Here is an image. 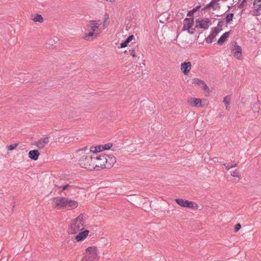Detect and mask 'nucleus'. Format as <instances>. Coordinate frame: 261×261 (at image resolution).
Segmentation results:
<instances>
[{
	"instance_id": "nucleus-1",
	"label": "nucleus",
	"mask_w": 261,
	"mask_h": 261,
	"mask_svg": "<svg viewBox=\"0 0 261 261\" xmlns=\"http://www.w3.org/2000/svg\"><path fill=\"white\" fill-rule=\"evenodd\" d=\"M136 37L134 35L132 34V57L134 62L138 59L139 60V65H136V70L137 68L139 70L141 67H143L145 64L144 63V57L141 51L139 50L138 46L137 40L139 39V36L138 34H136Z\"/></svg>"
},
{
	"instance_id": "nucleus-2",
	"label": "nucleus",
	"mask_w": 261,
	"mask_h": 261,
	"mask_svg": "<svg viewBox=\"0 0 261 261\" xmlns=\"http://www.w3.org/2000/svg\"><path fill=\"white\" fill-rule=\"evenodd\" d=\"M55 207L58 209H74L78 206L77 201L67 197H56L52 198Z\"/></svg>"
},
{
	"instance_id": "nucleus-3",
	"label": "nucleus",
	"mask_w": 261,
	"mask_h": 261,
	"mask_svg": "<svg viewBox=\"0 0 261 261\" xmlns=\"http://www.w3.org/2000/svg\"><path fill=\"white\" fill-rule=\"evenodd\" d=\"M95 156L93 157L91 155H83L80 159V164L82 168L92 170L95 169L96 165L95 162Z\"/></svg>"
},
{
	"instance_id": "nucleus-4",
	"label": "nucleus",
	"mask_w": 261,
	"mask_h": 261,
	"mask_svg": "<svg viewBox=\"0 0 261 261\" xmlns=\"http://www.w3.org/2000/svg\"><path fill=\"white\" fill-rule=\"evenodd\" d=\"M98 259L97 248L95 246H90L86 249L81 261H97Z\"/></svg>"
},
{
	"instance_id": "nucleus-5",
	"label": "nucleus",
	"mask_w": 261,
	"mask_h": 261,
	"mask_svg": "<svg viewBox=\"0 0 261 261\" xmlns=\"http://www.w3.org/2000/svg\"><path fill=\"white\" fill-rule=\"evenodd\" d=\"M107 155L106 154L100 153L99 155L95 157V162L96 165L95 169L99 170L101 169L106 168V162H107Z\"/></svg>"
},
{
	"instance_id": "nucleus-6",
	"label": "nucleus",
	"mask_w": 261,
	"mask_h": 261,
	"mask_svg": "<svg viewBox=\"0 0 261 261\" xmlns=\"http://www.w3.org/2000/svg\"><path fill=\"white\" fill-rule=\"evenodd\" d=\"M194 24V18H186L184 20V27L182 28L183 31H188V32L190 34H193L194 31H191L190 29L192 27Z\"/></svg>"
},
{
	"instance_id": "nucleus-7",
	"label": "nucleus",
	"mask_w": 261,
	"mask_h": 261,
	"mask_svg": "<svg viewBox=\"0 0 261 261\" xmlns=\"http://www.w3.org/2000/svg\"><path fill=\"white\" fill-rule=\"evenodd\" d=\"M211 21L208 18L196 20L195 28L207 30L209 27Z\"/></svg>"
},
{
	"instance_id": "nucleus-8",
	"label": "nucleus",
	"mask_w": 261,
	"mask_h": 261,
	"mask_svg": "<svg viewBox=\"0 0 261 261\" xmlns=\"http://www.w3.org/2000/svg\"><path fill=\"white\" fill-rule=\"evenodd\" d=\"M222 30V29H219L217 27L212 28L210 34L205 39V42L207 43H211L213 41L217 35Z\"/></svg>"
},
{
	"instance_id": "nucleus-9",
	"label": "nucleus",
	"mask_w": 261,
	"mask_h": 261,
	"mask_svg": "<svg viewBox=\"0 0 261 261\" xmlns=\"http://www.w3.org/2000/svg\"><path fill=\"white\" fill-rule=\"evenodd\" d=\"M81 226L82 225L81 224L77 223V222H75L73 221L69 229V233L75 234L80 230H82L84 228H81Z\"/></svg>"
},
{
	"instance_id": "nucleus-10",
	"label": "nucleus",
	"mask_w": 261,
	"mask_h": 261,
	"mask_svg": "<svg viewBox=\"0 0 261 261\" xmlns=\"http://www.w3.org/2000/svg\"><path fill=\"white\" fill-rule=\"evenodd\" d=\"M231 52L237 59L241 60L242 59V48L236 42L235 43L234 48L231 50Z\"/></svg>"
},
{
	"instance_id": "nucleus-11",
	"label": "nucleus",
	"mask_w": 261,
	"mask_h": 261,
	"mask_svg": "<svg viewBox=\"0 0 261 261\" xmlns=\"http://www.w3.org/2000/svg\"><path fill=\"white\" fill-rule=\"evenodd\" d=\"M176 202L181 207L192 208L193 207V203L187 200L177 198L175 200Z\"/></svg>"
},
{
	"instance_id": "nucleus-12",
	"label": "nucleus",
	"mask_w": 261,
	"mask_h": 261,
	"mask_svg": "<svg viewBox=\"0 0 261 261\" xmlns=\"http://www.w3.org/2000/svg\"><path fill=\"white\" fill-rule=\"evenodd\" d=\"M191 63L190 62H184L180 65V70L185 75H188L191 69Z\"/></svg>"
},
{
	"instance_id": "nucleus-13",
	"label": "nucleus",
	"mask_w": 261,
	"mask_h": 261,
	"mask_svg": "<svg viewBox=\"0 0 261 261\" xmlns=\"http://www.w3.org/2000/svg\"><path fill=\"white\" fill-rule=\"evenodd\" d=\"M106 155L107 162L106 168L109 169L113 166L116 160L115 157L113 155L106 154Z\"/></svg>"
},
{
	"instance_id": "nucleus-14",
	"label": "nucleus",
	"mask_w": 261,
	"mask_h": 261,
	"mask_svg": "<svg viewBox=\"0 0 261 261\" xmlns=\"http://www.w3.org/2000/svg\"><path fill=\"white\" fill-rule=\"evenodd\" d=\"M49 142L48 137L40 139L35 143V145L39 148H43Z\"/></svg>"
},
{
	"instance_id": "nucleus-15",
	"label": "nucleus",
	"mask_w": 261,
	"mask_h": 261,
	"mask_svg": "<svg viewBox=\"0 0 261 261\" xmlns=\"http://www.w3.org/2000/svg\"><path fill=\"white\" fill-rule=\"evenodd\" d=\"M254 8V13L256 16H258L261 14V0H254L253 2Z\"/></svg>"
},
{
	"instance_id": "nucleus-16",
	"label": "nucleus",
	"mask_w": 261,
	"mask_h": 261,
	"mask_svg": "<svg viewBox=\"0 0 261 261\" xmlns=\"http://www.w3.org/2000/svg\"><path fill=\"white\" fill-rule=\"evenodd\" d=\"M219 0H212L209 4L205 6L202 9L201 11L210 10L212 8L214 10H216L215 6L219 7V4L216 3V2Z\"/></svg>"
},
{
	"instance_id": "nucleus-17",
	"label": "nucleus",
	"mask_w": 261,
	"mask_h": 261,
	"mask_svg": "<svg viewBox=\"0 0 261 261\" xmlns=\"http://www.w3.org/2000/svg\"><path fill=\"white\" fill-rule=\"evenodd\" d=\"M89 232V231L88 230H85L83 231H81L75 236V239L77 242L82 241L87 237Z\"/></svg>"
},
{
	"instance_id": "nucleus-18",
	"label": "nucleus",
	"mask_w": 261,
	"mask_h": 261,
	"mask_svg": "<svg viewBox=\"0 0 261 261\" xmlns=\"http://www.w3.org/2000/svg\"><path fill=\"white\" fill-rule=\"evenodd\" d=\"M29 158L33 161H37L40 155L39 151L37 149H34L29 152Z\"/></svg>"
},
{
	"instance_id": "nucleus-19",
	"label": "nucleus",
	"mask_w": 261,
	"mask_h": 261,
	"mask_svg": "<svg viewBox=\"0 0 261 261\" xmlns=\"http://www.w3.org/2000/svg\"><path fill=\"white\" fill-rule=\"evenodd\" d=\"M134 63L133 65L132 66V72H137V73L136 74H140V73H142V69H141V68L142 67H141L139 69V70H138V68H137V69L136 70L135 69L136 68V65H139V60L138 59H137L135 62H134L133 60V57H132V64Z\"/></svg>"
},
{
	"instance_id": "nucleus-20",
	"label": "nucleus",
	"mask_w": 261,
	"mask_h": 261,
	"mask_svg": "<svg viewBox=\"0 0 261 261\" xmlns=\"http://www.w3.org/2000/svg\"><path fill=\"white\" fill-rule=\"evenodd\" d=\"M229 32H227L224 33L222 35H221L217 41L218 44L219 45H222V44H223L224 42L226 41V39L229 36Z\"/></svg>"
},
{
	"instance_id": "nucleus-21",
	"label": "nucleus",
	"mask_w": 261,
	"mask_h": 261,
	"mask_svg": "<svg viewBox=\"0 0 261 261\" xmlns=\"http://www.w3.org/2000/svg\"><path fill=\"white\" fill-rule=\"evenodd\" d=\"M251 109L254 113V117H257L258 115V113L259 112L260 108L258 106V102H256L254 103L253 106L251 107Z\"/></svg>"
},
{
	"instance_id": "nucleus-22",
	"label": "nucleus",
	"mask_w": 261,
	"mask_h": 261,
	"mask_svg": "<svg viewBox=\"0 0 261 261\" xmlns=\"http://www.w3.org/2000/svg\"><path fill=\"white\" fill-rule=\"evenodd\" d=\"M102 145H99L95 147L92 146L90 149V152H92L93 153L101 152V151H103V149H102Z\"/></svg>"
},
{
	"instance_id": "nucleus-23",
	"label": "nucleus",
	"mask_w": 261,
	"mask_h": 261,
	"mask_svg": "<svg viewBox=\"0 0 261 261\" xmlns=\"http://www.w3.org/2000/svg\"><path fill=\"white\" fill-rule=\"evenodd\" d=\"M230 99H231V98L229 95L226 96L223 99V102L224 103V104L225 105L226 109L227 110H229V105L230 102Z\"/></svg>"
},
{
	"instance_id": "nucleus-24",
	"label": "nucleus",
	"mask_w": 261,
	"mask_h": 261,
	"mask_svg": "<svg viewBox=\"0 0 261 261\" xmlns=\"http://www.w3.org/2000/svg\"><path fill=\"white\" fill-rule=\"evenodd\" d=\"M84 219H85L84 215L83 214H81L80 215V216L76 218L74 220V221L75 222H79V223L81 224L83 226V223H84Z\"/></svg>"
},
{
	"instance_id": "nucleus-25",
	"label": "nucleus",
	"mask_w": 261,
	"mask_h": 261,
	"mask_svg": "<svg viewBox=\"0 0 261 261\" xmlns=\"http://www.w3.org/2000/svg\"><path fill=\"white\" fill-rule=\"evenodd\" d=\"M191 101L194 104L196 107H200L201 105V100L199 98H191Z\"/></svg>"
},
{
	"instance_id": "nucleus-26",
	"label": "nucleus",
	"mask_w": 261,
	"mask_h": 261,
	"mask_svg": "<svg viewBox=\"0 0 261 261\" xmlns=\"http://www.w3.org/2000/svg\"><path fill=\"white\" fill-rule=\"evenodd\" d=\"M99 25V23L96 21H91L90 23V27H91V30H96L98 28V27Z\"/></svg>"
},
{
	"instance_id": "nucleus-27",
	"label": "nucleus",
	"mask_w": 261,
	"mask_h": 261,
	"mask_svg": "<svg viewBox=\"0 0 261 261\" xmlns=\"http://www.w3.org/2000/svg\"><path fill=\"white\" fill-rule=\"evenodd\" d=\"M74 186L73 185H70L68 184H66L65 185H62V186H58V185H55V188H57V189H62V191H64V190H67L68 188H72V187H73Z\"/></svg>"
},
{
	"instance_id": "nucleus-28",
	"label": "nucleus",
	"mask_w": 261,
	"mask_h": 261,
	"mask_svg": "<svg viewBox=\"0 0 261 261\" xmlns=\"http://www.w3.org/2000/svg\"><path fill=\"white\" fill-rule=\"evenodd\" d=\"M95 30H91V32H90L88 34H87L86 35H85V39L87 40H88L90 39V37H92L93 36H95V37H96L97 36V34L96 33H95Z\"/></svg>"
},
{
	"instance_id": "nucleus-29",
	"label": "nucleus",
	"mask_w": 261,
	"mask_h": 261,
	"mask_svg": "<svg viewBox=\"0 0 261 261\" xmlns=\"http://www.w3.org/2000/svg\"><path fill=\"white\" fill-rule=\"evenodd\" d=\"M130 41V35H129L127 38L126 39V40L120 43V48H124L127 46L128 43Z\"/></svg>"
},
{
	"instance_id": "nucleus-30",
	"label": "nucleus",
	"mask_w": 261,
	"mask_h": 261,
	"mask_svg": "<svg viewBox=\"0 0 261 261\" xmlns=\"http://www.w3.org/2000/svg\"><path fill=\"white\" fill-rule=\"evenodd\" d=\"M33 20L35 22H42L43 18L40 14H37L33 18Z\"/></svg>"
},
{
	"instance_id": "nucleus-31",
	"label": "nucleus",
	"mask_w": 261,
	"mask_h": 261,
	"mask_svg": "<svg viewBox=\"0 0 261 261\" xmlns=\"http://www.w3.org/2000/svg\"><path fill=\"white\" fill-rule=\"evenodd\" d=\"M233 15V13H228L226 15V16L225 17V21L226 24H228L232 20Z\"/></svg>"
},
{
	"instance_id": "nucleus-32",
	"label": "nucleus",
	"mask_w": 261,
	"mask_h": 261,
	"mask_svg": "<svg viewBox=\"0 0 261 261\" xmlns=\"http://www.w3.org/2000/svg\"><path fill=\"white\" fill-rule=\"evenodd\" d=\"M204 81L198 79V78H195L193 79V83L194 84H196L197 85L200 86L202 85V84H204Z\"/></svg>"
},
{
	"instance_id": "nucleus-33",
	"label": "nucleus",
	"mask_w": 261,
	"mask_h": 261,
	"mask_svg": "<svg viewBox=\"0 0 261 261\" xmlns=\"http://www.w3.org/2000/svg\"><path fill=\"white\" fill-rule=\"evenodd\" d=\"M102 149H103V150H105L110 149L113 146V144L111 143H109L105 145H102Z\"/></svg>"
},
{
	"instance_id": "nucleus-34",
	"label": "nucleus",
	"mask_w": 261,
	"mask_h": 261,
	"mask_svg": "<svg viewBox=\"0 0 261 261\" xmlns=\"http://www.w3.org/2000/svg\"><path fill=\"white\" fill-rule=\"evenodd\" d=\"M18 146V144H13L7 146V148L8 150H13L15 149Z\"/></svg>"
},
{
	"instance_id": "nucleus-35",
	"label": "nucleus",
	"mask_w": 261,
	"mask_h": 261,
	"mask_svg": "<svg viewBox=\"0 0 261 261\" xmlns=\"http://www.w3.org/2000/svg\"><path fill=\"white\" fill-rule=\"evenodd\" d=\"M231 175L233 177H239L240 174L239 171L238 170H235L234 171L231 172Z\"/></svg>"
},
{
	"instance_id": "nucleus-36",
	"label": "nucleus",
	"mask_w": 261,
	"mask_h": 261,
	"mask_svg": "<svg viewBox=\"0 0 261 261\" xmlns=\"http://www.w3.org/2000/svg\"><path fill=\"white\" fill-rule=\"evenodd\" d=\"M202 89L205 92L209 93V88L207 86V85L204 82V84H202Z\"/></svg>"
},
{
	"instance_id": "nucleus-37",
	"label": "nucleus",
	"mask_w": 261,
	"mask_h": 261,
	"mask_svg": "<svg viewBox=\"0 0 261 261\" xmlns=\"http://www.w3.org/2000/svg\"><path fill=\"white\" fill-rule=\"evenodd\" d=\"M224 19H223L222 20L219 21L217 24V28H219V29H222V28L223 27V26L224 25Z\"/></svg>"
},
{
	"instance_id": "nucleus-38",
	"label": "nucleus",
	"mask_w": 261,
	"mask_h": 261,
	"mask_svg": "<svg viewBox=\"0 0 261 261\" xmlns=\"http://www.w3.org/2000/svg\"><path fill=\"white\" fill-rule=\"evenodd\" d=\"M241 228V225L240 223H237L235 225L234 228V231L235 232H238Z\"/></svg>"
},
{
	"instance_id": "nucleus-39",
	"label": "nucleus",
	"mask_w": 261,
	"mask_h": 261,
	"mask_svg": "<svg viewBox=\"0 0 261 261\" xmlns=\"http://www.w3.org/2000/svg\"><path fill=\"white\" fill-rule=\"evenodd\" d=\"M246 2V0H243L239 5V8L241 9L243 8L245 6V3Z\"/></svg>"
},
{
	"instance_id": "nucleus-40",
	"label": "nucleus",
	"mask_w": 261,
	"mask_h": 261,
	"mask_svg": "<svg viewBox=\"0 0 261 261\" xmlns=\"http://www.w3.org/2000/svg\"><path fill=\"white\" fill-rule=\"evenodd\" d=\"M214 160H215V161H216V160H217V161L221 164H222L223 165H224V159H221L220 158L219 160V159L218 158H214Z\"/></svg>"
},
{
	"instance_id": "nucleus-41",
	"label": "nucleus",
	"mask_w": 261,
	"mask_h": 261,
	"mask_svg": "<svg viewBox=\"0 0 261 261\" xmlns=\"http://www.w3.org/2000/svg\"><path fill=\"white\" fill-rule=\"evenodd\" d=\"M200 7V5L197 6L191 10V12L194 13V12L198 10Z\"/></svg>"
},
{
	"instance_id": "nucleus-42",
	"label": "nucleus",
	"mask_w": 261,
	"mask_h": 261,
	"mask_svg": "<svg viewBox=\"0 0 261 261\" xmlns=\"http://www.w3.org/2000/svg\"><path fill=\"white\" fill-rule=\"evenodd\" d=\"M224 166L225 167L226 169L227 170L231 168V167H230L231 165L229 164H224Z\"/></svg>"
},
{
	"instance_id": "nucleus-43",
	"label": "nucleus",
	"mask_w": 261,
	"mask_h": 261,
	"mask_svg": "<svg viewBox=\"0 0 261 261\" xmlns=\"http://www.w3.org/2000/svg\"><path fill=\"white\" fill-rule=\"evenodd\" d=\"M241 102L245 105L246 102V98L245 97H242L241 99Z\"/></svg>"
},
{
	"instance_id": "nucleus-44",
	"label": "nucleus",
	"mask_w": 261,
	"mask_h": 261,
	"mask_svg": "<svg viewBox=\"0 0 261 261\" xmlns=\"http://www.w3.org/2000/svg\"><path fill=\"white\" fill-rule=\"evenodd\" d=\"M193 12H191V10L190 11H189L188 13H187V16H192V17H193Z\"/></svg>"
},
{
	"instance_id": "nucleus-45",
	"label": "nucleus",
	"mask_w": 261,
	"mask_h": 261,
	"mask_svg": "<svg viewBox=\"0 0 261 261\" xmlns=\"http://www.w3.org/2000/svg\"><path fill=\"white\" fill-rule=\"evenodd\" d=\"M88 149V147L86 146V147H84V148H83L82 149H80L79 150V151H85L86 150Z\"/></svg>"
},
{
	"instance_id": "nucleus-46",
	"label": "nucleus",
	"mask_w": 261,
	"mask_h": 261,
	"mask_svg": "<svg viewBox=\"0 0 261 261\" xmlns=\"http://www.w3.org/2000/svg\"><path fill=\"white\" fill-rule=\"evenodd\" d=\"M237 167V164H235L234 165H231V166H230V167H231V168H234V167Z\"/></svg>"
},
{
	"instance_id": "nucleus-47",
	"label": "nucleus",
	"mask_w": 261,
	"mask_h": 261,
	"mask_svg": "<svg viewBox=\"0 0 261 261\" xmlns=\"http://www.w3.org/2000/svg\"><path fill=\"white\" fill-rule=\"evenodd\" d=\"M63 191H62V190H61V191H59V192H58V194H59V195H62V193H63Z\"/></svg>"
},
{
	"instance_id": "nucleus-48",
	"label": "nucleus",
	"mask_w": 261,
	"mask_h": 261,
	"mask_svg": "<svg viewBox=\"0 0 261 261\" xmlns=\"http://www.w3.org/2000/svg\"><path fill=\"white\" fill-rule=\"evenodd\" d=\"M195 27L194 28H191V29H190L191 31H194V33L195 32Z\"/></svg>"
},
{
	"instance_id": "nucleus-49",
	"label": "nucleus",
	"mask_w": 261,
	"mask_h": 261,
	"mask_svg": "<svg viewBox=\"0 0 261 261\" xmlns=\"http://www.w3.org/2000/svg\"><path fill=\"white\" fill-rule=\"evenodd\" d=\"M136 21H137V19H135V20L134 21L135 24H137L139 22V21L136 22Z\"/></svg>"
},
{
	"instance_id": "nucleus-50",
	"label": "nucleus",
	"mask_w": 261,
	"mask_h": 261,
	"mask_svg": "<svg viewBox=\"0 0 261 261\" xmlns=\"http://www.w3.org/2000/svg\"><path fill=\"white\" fill-rule=\"evenodd\" d=\"M107 22V19H106V18H105V22Z\"/></svg>"
},
{
	"instance_id": "nucleus-51",
	"label": "nucleus",
	"mask_w": 261,
	"mask_h": 261,
	"mask_svg": "<svg viewBox=\"0 0 261 261\" xmlns=\"http://www.w3.org/2000/svg\"><path fill=\"white\" fill-rule=\"evenodd\" d=\"M131 23H132V24L133 23V19H132V21H131Z\"/></svg>"
}]
</instances>
